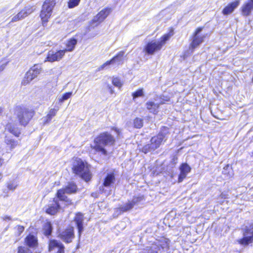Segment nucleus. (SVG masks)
I'll return each mask as SVG.
<instances>
[{"label": "nucleus", "mask_w": 253, "mask_h": 253, "mask_svg": "<svg viewBox=\"0 0 253 253\" xmlns=\"http://www.w3.org/2000/svg\"><path fill=\"white\" fill-rule=\"evenodd\" d=\"M115 141V138L111 134L107 132H103L95 138L94 145L91 146V148L95 151L106 155L107 151L105 147L113 145Z\"/></svg>", "instance_id": "f257e3e1"}, {"label": "nucleus", "mask_w": 253, "mask_h": 253, "mask_svg": "<svg viewBox=\"0 0 253 253\" xmlns=\"http://www.w3.org/2000/svg\"><path fill=\"white\" fill-rule=\"evenodd\" d=\"M173 35V31L164 35L162 36L160 41H152L148 42L143 47V52L145 54L153 55L156 52L160 50L162 47L165 44L166 42Z\"/></svg>", "instance_id": "f03ea898"}, {"label": "nucleus", "mask_w": 253, "mask_h": 253, "mask_svg": "<svg viewBox=\"0 0 253 253\" xmlns=\"http://www.w3.org/2000/svg\"><path fill=\"white\" fill-rule=\"evenodd\" d=\"M72 169L74 173L80 175L85 181L91 178V174L86 164L80 158H75L73 162Z\"/></svg>", "instance_id": "7ed1b4c3"}, {"label": "nucleus", "mask_w": 253, "mask_h": 253, "mask_svg": "<svg viewBox=\"0 0 253 253\" xmlns=\"http://www.w3.org/2000/svg\"><path fill=\"white\" fill-rule=\"evenodd\" d=\"M77 186L73 182H69L64 188L58 190L56 193V196L59 200L64 202L65 206H69L72 204V201L66 196L67 194L75 193L77 192Z\"/></svg>", "instance_id": "20e7f679"}, {"label": "nucleus", "mask_w": 253, "mask_h": 253, "mask_svg": "<svg viewBox=\"0 0 253 253\" xmlns=\"http://www.w3.org/2000/svg\"><path fill=\"white\" fill-rule=\"evenodd\" d=\"M14 114L20 125L25 126L33 117L34 112L26 107L17 106L15 109Z\"/></svg>", "instance_id": "39448f33"}, {"label": "nucleus", "mask_w": 253, "mask_h": 253, "mask_svg": "<svg viewBox=\"0 0 253 253\" xmlns=\"http://www.w3.org/2000/svg\"><path fill=\"white\" fill-rule=\"evenodd\" d=\"M169 241L167 239L157 240L150 247H147L145 253H164L169 249Z\"/></svg>", "instance_id": "423d86ee"}, {"label": "nucleus", "mask_w": 253, "mask_h": 253, "mask_svg": "<svg viewBox=\"0 0 253 253\" xmlns=\"http://www.w3.org/2000/svg\"><path fill=\"white\" fill-rule=\"evenodd\" d=\"M166 132H160L157 135L153 137L151 139V143L144 146L142 151L144 153H147L151 151H154L160 147L162 142L167 138H166Z\"/></svg>", "instance_id": "0eeeda50"}, {"label": "nucleus", "mask_w": 253, "mask_h": 253, "mask_svg": "<svg viewBox=\"0 0 253 253\" xmlns=\"http://www.w3.org/2000/svg\"><path fill=\"white\" fill-rule=\"evenodd\" d=\"M55 4L54 0H45L43 2L40 14L43 25L47 22L50 17Z\"/></svg>", "instance_id": "6e6552de"}, {"label": "nucleus", "mask_w": 253, "mask_h": 253, "mask_svg": "<svg viewBox=\"0 0 253 253\" xmlns=\"http://www.w3.org/2000/svg\"><path fill=\"white\" fill-rule=\"evenodd\" d=\"M42 70V68L41 65L35 64L26 73L22 81V84L25 85L29 84L33 79L37 78L41 73Z\"/></svg>", "instance_id": "1a4fd4ad"}, {"label": "nucleus", "mask_w": 253, "mask_h": 253, "mask_svg": "<svg viewBox=\"0 0 253 253\" xmlns=\"http://www.w3.org/2000/svg\"><path fill=\"white\" fill-rule=\"evenodd\" d=\"M238 242L243 246H247L253 242V223L245 227L243 229V238Z\"/></svg>", "instance_id": "9d476101"}, {"label": "nucleus", "mask_w": 253, "mask_h": 253, "mask_svg": "<svg viewBox=\"0 0 253 253\" xmlns=\"http://www.w3.org/2000/svg\"><path fill=\"white\" fill-rule=\"evenodd\" d=\"M125 52L124 51H120L115 56L109 61H106L98 68V71H101L104 69L106 66L111 64H116L119 65L122 64L124 62Z\"/></svg>", "instance_id": "9b49d317"}, {"label": "nucleus", "mask_w": 253, "mask_h": 253, "mask_svg": "<svg viewBox=\"0 0 253 253\" xmlns=\"http://www.w3.org/2000/svg\"><path fill=\"white\" fill-rule=\"evenodd\" d=\"M65 54V50H59L54 51L53 50H49L46 55V57L44 61L45 62H54L61 60Z\"/></svg>", "instance_id": "f8f14e48"}, {"label": "nucleus", "mask_w": 253, "mask_h": 253, "mask_svg": "<svg viewBox=\"0 0 253 253\" xmlns=\"http://www.w3.org/2000/svg\"><path fill=\"white\" fill-rule=\"evenodd\" d=\"M143 200L142 197H134L133 199L128 201L126 203L121 205L117 210V212L119 211L120 213L126 212L131 210L135 205H137L139 202Z\"/></svg>", "instance_id": "ddd939ff"}, {"label": "nucleus", "mask_w": 253, "mask_h": 253, "mask_svg": "<svg viewBox=\"0 0 253 253\" xmlns=\"http://www.w3.org/2000/svg\"><path fill=\"white\" fill-rule=\"evenodd\" d=\"M57 196L49 200L48 204L45 207V211L50 215H54L60 209V205L59 203Z\"/></svg>", "instance_id": "4468645a"}, {"label": "nucleus", "mask_w": 253, "mask_h": 253, "mask_svg": "<svg viewBox=\"0 0 253 253\" xmlns=\"http://www.w3.org/2000/svg\"><path fill=\"white\" fill-rule=\"evenodd\" d=\"M202 29V27L198 28L193 34L192 42L190 44V48L192 49L197 47L204 42V40L206 37L205 35L200 34Z\"/></svg>", "instance_id": "2eb2a0df"}, {"label": "nucleus", "mask_w": 253, "mask_h": 253, "mask_svg": "<svg viewBox=\"0 0 253 253\" xmlns=\"http://www.w3.org/2000/svg\"><path fill=\"white\" fill-rule=\"evenodd\" d=\"M111 9L109 8H105L101 10L92 20V24L94 26H97L110 13Z\"/></svg>", "instance_id": "dca6fc26"}, {"label": "nucleus", "mask_w": 253, "mask_h": 253, "mask_svg": "<svg viewBox=\"0 0 253 253\" xmlns=\"http://www.w3.org/2000/svg\"><path fill=\"white\" fill-rule=\"evenodd\" d=\"M59 236L64 242L67 243H71L75 237L74 228L73 227L67 228L61 232Z\"/></svg>", "instance_id": "f3484780"}, {"label": "nucleus", "mask_w": 253, "mask_h": 253, "mask_svg": "<svg viewBox=\"0 0 253 253\" xmlns=\"http://www.w3.org/2000/svg\"><path fill=\"white\" fill-rule=\"evenodd\" d=\"M252 10H253V0H249L241 7L242 14L244 16L250 15Z\"/></svg>", "instance_id": "a211bd4d"}, {"label": "nucleus", "mask_w": 253, "mask_h": 253, "mask_svg": "<svg viewBox=\"0 0 253 253\" xmlns=\"http://www.w3.org/2000/svg\"><path fill=\"white\" fill-rule=\"evenodd\" d=\"M84 220V218L83 214L81 213L76 214L74 218V221L78 230L79 237H80L82 233L84 231V227L83 224Z\"/></svg>", "instance_id": "6ab92c4d"}, {"label": "nucleus", "mask_w": 253, "mask_h": 253, "mask_svg": "<svg viewBox=\"0 0 253 253\" xmlns=\"http://www.w3.org/2000/svg\"><path fill=\"white\" fill-rule=\"evenodd\" d=\"M239 4L240 1L239 0H236L235 1L229 3L222 10V14L224 15H227L231 14L233 12L234 9L239 5Z\"/></svg>", "instance_id": "aec40b11"}, {"label": "nucleus", "mask_w": 253, "mask_h": 253, "mask_svg": "<svg viewBox=\"0 0 253 253\" xmlns=\"http://www.w3.org/2000/svg\"><path fill=\"white\" fill-rule=\"evenodd\" d=\"M180 173L178 177V182H182L190 171L191 168L187 164H182L180 168Z\"/></svg>", "instance_id": "412c9836"}, {"label": "nucleus", "mask_w": 253, "mask_h": 253, "mask_svg": "<svg viewBox=\"0 0 253 253\" xmlns=\"http://www.w3.org/2000/svg\"><path fill=\"white\" fill-rule=\"evenodd\" d=\"M5 129L8 130V131L15 136L18 137L20 134V130L17 127L16 125L12 121L8 122L5 125Z\"/></svg>", "instance_id": "4be33fe9"}, {"label": "nucleus", "mask_w": 253, "mask_h": 253, "mask_svg": "<svg viewBox=\"0 0 253 253\" xmlns=\"http://www.w3.org/2000/svg\"><path fill=\"white\" fill-rule=\"evenodd\" d=\"M164 103V102L161 101L160 103H155L152 101H148L146 102L145 105L146 108L149 111L150 113L154 114H157L158 112V109L160 104Z\"/></svg>", "instance_id": "5701e85b"}, {"label": "nucleus", "mask_w": 253, "mask_h": 253, "mask_svg": "<svg viewBox=\"0 0 253 253\" xmlns=\"http://www.w3.org/2000/svg\"><path fill=\"white\" fill-rule=\"evenodd\" d=\"M26 245L30 248H35L38 245L37 238L33 235H29L25 239Z\"/></svg>", "instance_id": "b1692460"}, {"label": "nucleus", "mask_w": 253, "mask_h": 253, "mask_svg": "<svg viewBox=\"0 0 253 253\" xmlns=\"http://www.w3.org/2000/svg\"><path fill=\"white\" fill-rule=\"evenodd\" d=\"M77 43V40L74 38H71L69 40L67 41L66 42V48L64 49V50H65V52L66 51H72L74 49Z\"/></svg>", "instance_id": "393cba45"}, {"label": "nucleus", "mask_w": 253, "mask_h": 253, "mask_svg": "<svg viewBox=\"0 0 253 253\" xmlns=\"http://www.w3.org/2000/svg\"><path fill=\"white\" fill-rule=\"evenodd\" d=\"M115 178L113 173L108 174L104 179L103 185L105 187L110 186L115 182Z\"/></svg>", "instance_id": "a878e982"}, {"label": "nucleus", "mask_w": 253, "mask_h": 253, "mask_svg": "<svg viewBox=\"0 0 253 253\" xmlns=\"http://www.w3.org/2000/svg\"><path fill=\"white\" fill-rule=\"evenodd\" d=\"M57 111L58 109H51L46 116L43 118V124H46L50 122L52 118L56 115Z\"/></svg>", "instance_id": "bb28decb"}, {"label": "nucleus", "mask_w": 253, "mask_h": 253, "mask_svg": "<svg viewBox=\"0 0 253 253\" xmlns=\"http://www.w3.org/2000/svg\"><path fill=\"white\" fill-rule=\"evenodd\" d=\"M4 142L10 150L15 148L18 144V141L8 137H5Z\"/></svg>", "instance_id": "cd10ccee"}, {"label": "nucleus", "mask_w": 253, "mask_h": 253, "mask_svg": "<svg viewBox=\"0 0 253 253\" xmlns=\"http://www.w3.org/2000/svg\"><path fill=\"white\" fill-rule=\"evenodd\" d=\"M25 17L26 16L24 15V13H23L21 10L12 18L10 22H15L21 20Z\"/></svg>", "instance_id": "c85d7f7f"}, {"label": "nucleus", "mask_w": 253, "mask_h": 253, "mask_svg": "<svg viewBox=\"0 0 253 253\" xmlns=\"http://www.w3.org/2000/svg\"><path fill=\"white\" fill-rule=\"evenodd\" d=\"M62 244L57 240H50L49 244V250H51L54 249V248H55L56 247L57 248L58 246H60L62 247Z\"/></svg>", "instance_id": "c756f323"}, {"label": "nucleus", "mask_w": 253, "mask_h": 253, "mask_svg": "<svg viewBox=\"0 0 253 253\" xmlns=\"http://www.w3.org/2000/svg\"><path fill=\"white\" fill-rule=\"evenodd\" d=\"M143 126V120L142 118H136L133 120V126L136 128H140Z\"/></svg>", "instance_id": "7c9ffc66"}, {"label": "nucleus", "mask_w": 253, "mask_h": 253, "mask_svg": "<svg viewBox=\"0 0 253 253\" xmlns=\"http://www.w3.org/2000/svg\"><path fill=\"white\" fill-rule=\"evenodd\" d=\"M18 183L16 180L9 181L7 183V187L8 190L14 191L17 187Z\"/></svg>", "instance_id": "2f4dec72"}, {"label": "nucleus", "mask_w": 253, "mask_h": 253, "mask_svg": "<svg viewBox=\"0 0 253 253\" xmlns=\"http://www.w3.org/2000/svg\"><path fill=\"white\" fill-rule=\"evenodd\" d=\"M35 10V8L33 6H28L23 9L22 11L23 13H24V15L26 17L30 14L32 13Z\"/></svg>", "instance_id": "473e14b6"}, {"label": "nucleus", "mask_w": 253, "mask_h": 253, "mask_svg": "<svg viewBox=\"0 0 253 253\" xmlns=\"http://www.w3.org/2000/svg\"><path fill=\"white\" fill-rule=\"evenodd\" d=\"M45 234L46 236L50 235L52 232V226L50 222H47L44 226Z\"/></svg>", "instance_id": "72a5a7b5"}, {"label": "nucleus", "mask_w": 253, "mask_h": 253, "mask_svg": "<svg viewBox=\"0 0 253 253\" xmlns=\"http://www.w3.org/2000/svg\"><path fill=\"white\" fill-rule=\"evenodd\" d=\"M112 84L114 85L119 88L121 87L123 85V83L121 81V80L118 78H114L112 80Z\"/></svg>", "instance_id": "f704fd0d"}, {"label": "nucleus", "mask_w": 253, "mask_h": 253, "mask_svg": "<svg viewBox=\"0 0 253 253\" xmlns=\"http://www.w3.org/2000/svg\"><path fill=\"white\" fill-rule=\"evenodd\" d=\"M17 253H32V252L27 247L20 246L18 248Z\"/></svg>", "instance_id": "c9c22d12"}, {"label": "nucleus", "mask_w": 253, "mask_h": 253, "mask_svg": "<svg viewBox=\"0 0 253 253\" xmlns=\"http://www.w3.org/2000/svg\"><path fill=\"white\" fill-rule=\"evenodd\" d=\"M80 0H70L68 2V7L70 8H72L78 5Z\"/></svg>", "instance_id": "e433bc0d"}, {"label": "nucleus", "mask_w": 253, "mask_h": 253, "mask_svg": "<svg viewBox=\"0 0 253 253\" xmlns=\"http://www.w3.org/2000/svg\"><path fill=\"white\" fill-rule=\"evenodd\" d=\"M144 95L143 89H140L132 93L133 99L143 96Z\"/></svg>", "instance_id": "4c0bfd02"}, {"label": "nucleus", "mask_w": 253, "mask_h": 253, "mask_svg": "<svg viewBox=\"0 0 253 253\" xmlns=\"http://www.w3.org/2000/svg\"><path fill=\"white\" fill-rule=\"evenodd\" d=\"M72 92H66V93H64L62 97L59 99V101L60 102H64L65 100H66L68 99H69V98H70L71 96H72Z\"/></svg>", "instance_id": "58836bf2"}, {"label": "nucleus", "mask_w": 253, "mask_h": 253, "mask_svg": "<svg viewBox=\"0 0 253 253\" xmlns=\"http://www.w3.org/2000/svg\"><path fill=\"white\" fill-rule=\"evenodd\" d=\"M50 252H54L55 253H64V247L63 245H62V247L60 246H58L57 248H54V249L50 250Z\"/></svg>", "instance_id": "ea45409f"}, {"label": "nucleus", "mask_w": 253, "mask_h": 253, "mask_svg": "<svg viewBox=\"0 0 253 253\" xmlns=\"http://www.w3.org/2000/svg\"><path fill=\"white\" fill-rule=\"evenodd\" d=\"M16 228L19 235L21 234L24 230V227L21 225H18Z\"/></svg>", "instance_id": "a19ab883"}, {"label": "nucleus", "mask_w": 253, "mask_h": 253, "mask_svg": "<svg viewBox=\"0 0 253 253\" xmlns=\"http://www.w3.org/2000/svg\"><path fill=\"white\" fill-rule=\"evenodd\" d=\"M6 65V64H2L0 66V72H1L2 71H3L4 70Z\"/></svg>", "instance_id": "79ce46f5"}, {"label": "nucleus", "mask_w": 253, "mask_h": 253, "mask_svg": "<svg viewBox=\"0 0 253 253\" xmlns=\"http://www.w3.org/2000/svg\"><path fill=\"white\" fill-rule=\"evenodd\" d=\"M113 129L118 134H119L120 132V130L119 128H117V127H115V128H113Z\"/></svg>", "instance_id": "37998d69"}, {"label": "nucleus", "mask_w": 253, "mask_h": 253, "mask_svg": "<svg viewBox=\"0 0 253 253\" xmlns=\"http://www.w3.org/2000/svg\"><path fill=\"white\" fill-rule=\"evenodd\" d=\"M4 163V160L2 158H0V167L2 166Z\"/></svg>", "instance_id": "c03bdc74"}, {"label": "nucleus", "mask_w": 253, "mask_h": 253, "mask_svg": "<svg viewBox=\"0 0 253 253\" xmlns=\"http://www.w3.org/2000/svg\"><path fill=\"white\" fill-rule=\"evenodd\" d=\"M110 91H111V93H113V90L112 89H111Z\"/></svg>", "instance_id": "a18cd8bd"}, {"label": "nucleus", "mask_w": 253, "mask_h": 253, "mask_svg": "<svg viewBox=\"0 0 253 253\" xmlns=\"http://www.w3.org/2000/svg\"><path fill=\"white\" fill-rule=\"evenodd\" d=\"M228 167H229V166H227L226 167V168H228ZM224 169H225V167Z\"/></svg>", "instance_id": "49530a36"}]
</instances>
